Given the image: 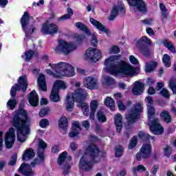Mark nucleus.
<instances>
[{
  "instance_id": "10",
  "label": "nucleus",
  "mask_w": 176,
  "mask_h": 176,
  "mask_svg": "<svg viewBox=\"0 0 176 176\" xmlns=\"http://www.w3.org/2000/svg\"><path fill=\"white\" fill-rule=\"evenodd\" d=\"M152 155V145L150 143L143 144L140 152L136 153L138 162H141V159H149Z\"/></svg>"
},
{
  "instance_id": "32",
  "label": "nucleus",
  "mask_w": 176,
  "mask_h": 176,
  "mask_svg": "<svg viewBox=\"0 0 176 176\" xmlns=\"http://www.w3.org/2000/svg\"><path fill=\"white\" fill-rule=\"evenodd\" d=\"M34 56H38V52H34L32 50H29L25 52V55H22V58H25V61H31Z\"/></svg>"
},
{
  "instance_id": "18",
  "label": "nucleus",
  "mask_w": 176,
  "mask_h": 176,
  "mask_svg": "<svg viewBox=\"0 0 176 176\" xmlns=\"http://www.w3.org/2000/svg\"><path fill=\"white\" fill-rule=\"evenodd\" d=\"M83 85L85 87L89 89V90H96V89H98V80L94 77L87 76L84 78Z\"/></svg>"
},
{
  "instance_id": "11",
  "label": "nucleus",
  "mask_w": 176,
  "mask_h": 176,
  "mask_svg": "<svg viewBox=\"0 0 176 176\" xmlns=\"http://www.w3.org/2000/svg\"><path fill=\"white\" fill-rule=\"evenodd\" d=\"M31 20V16H30V13L28 12H25L21 18V28L25 35H28V34H34L35 32V27H33L32 30H28V25H30V21Z\"/></svg>"
},
{
  "instance_id": "37",
  "label": "nucleus",
  "mask_w": 176,
  "mask_h": 176,
  "mask_svg": "<svg viewBox=\"0 0 176 176\" xmlns=\"http://www.w3.org/2000/svg\"><path fill=\"white\" fill-rule=\"evenodd\" d=\"M120 57H122L120 54L110 56L109 58L104 60V65L108 67L109 65V63L118 61V60H120Z\"/></svg>"
},
{
  "instance_id": "44",
  "label": "nucleus",
  "mask_w": 176,
  "mask_h": 176,
  "mask_svg": "<svg viewBox=\"0 0 176 176\" xmlns=\"http://www.w3.org/2000/svg\"><path fill=\"white\" fill-rule=\"evenodd\" d=\"M17 105V100L16 99H10L7 102V107L10 108L11 111H13Z\"/></svg>"
},
{
  "instance_id": "51",
  "label": "nucleus",
  "mask_w": 176,
  "mask_h": 176,
  "mask_svg": "<svg viewBox=\"0 0 176 176\" xmlns=\"http://www.w3.org/2000/svg\"><path fill=\"white\" fill-rule=\"evenodd\" d=\"M169 87L172 90L173 94H176V82L173 79L170 80Z\"/></svg>"
},
{
  "instance_id": "47",
  "label": "nucleus",
  "mask_w": 176,
  "mask_h": 176,
  "mask_svg": "<svg viewBox=\"0 0 176 176\" xmlns=\"http://www.w3.org/2000/svg\"><path fill=\"white\" fill-rule=\"evenodd\" d=\"M104 84L107 86H112V85H115V80L113 78L107 76L104 78Z\"/></svg>"
},
{
  "instance_id": "23",
  "label": "nucleus",
  "mask_w": 176,
  "mask_h": 176,
  "mask_svg": "<svg viewBox=\"0 0 176 176\" xmlns=\"http://www.w3.org/2000/svg\"><path fill=\"white\" fill-rule=\"evenodd\" d=\"M114 124L116 126V131L119 134L122 133L123 129V117L120 114H116L114 117Z\"/></svg>"
},
{
  "instance_id": "64",
  "label": "nucleus",
  "mask_w": 176,
  "mask_h": 176,
  "mask_svg": "<svg viewBox=\"0 0 176 176\" xmlns=\"http://www.w3.org/2000/svg\"><path fill=\"white\" fill-rule=\"evenodd\" d=\"M82 127H85L86 130H89L90 129V122L89 120H84L82 121Z\"/></svg>"
},
{
  "instance_id": "43",
  "label": "nucleus",
  "mask_w": 176,
  "mask_h": 176,
  "mask_svg": "<svg viewBox=\"0 0 176 176\" xmlns=\"http://www.w3.org/2000/svg\"><path fill=\"white\" fill-rule=\"evenodd\" d=\"M124 152V149L123 148V147L122 146L119 145L115 149L116 157H122V156H123Z\"/></svg>"
},
{
  "instance_id": "45",
  "label": "nucleus",
  "mask_w": 176,
  "mask_h": 176,
  "mask_svg": "<svg viewBox=\"0 0 176 176\" xmlns=\"http://www.w3.org/2000/svg\"><path fill=\"white\" fill-rule=\"evenodd\" d=\"M160 8L162 11V16L164 17V19H167L168 17V15L167 14V8H166V6H164V3L160 4Z\"/></svg>"
},
{
  "instance_id": "39",
  "label": "nucleus",
  "mask_w": 176,
  "mask_h": 176,
  "mask_svg": "<svg viewBox=\"0 0 176 176\" xmlns=\"http://www.w3.org/2000/svg\"><path fill=\"white\" fill-rule=\"evenodd\" d=\"M162 63L165 65V67H166V68H170V67H171V60L168 54H164L162 57Z\"/></svg>"
},
{
  "instance_id": "41",
  "label": "nucleus",
  "mask_w": 176,
  "mask_h": 176,
  "mask_svg": "<svg viewBox=\"0 0 176 176\" xmlns=\"http://www.w3.org/2000/svg\"><path fill=\"white\" fill-rule=\"evenodd\" d=\"M132 171L135 175H137V173H145V171H146V168L144 166V165L140 164L135 167H133Z\"/></svg>"
},
{
  "instance_id": "35",
  "label": "nucleus",
  "mask_w": 176,
  "mask_h": 176,
  "mask_svg": "<svg viewBox=\"0 0 176 176\" xmlns=\"http://www.w3.org/2000/svg\"><path fill=\"white\" fill-rule=\"evenodd\" d=\"M58 126L62 130H67V127H68V119L67 117H62L60 118Z\"/></svg>"
},
{
  "instance_id": "5",
  "label": "nucleus",
  "mask_w": 176,
  "mask_h": 176,
  "mask_svg": "<svg viewBox=\"0 0 176 176\" xmlns=\"http://www.w3.org/2000/svg\"><path fill=\"white\" fill-rule=\"evenodd\" d=\"M107 71L111 75H125L126 76H131L135 74V69L131 65L127 64L124 60H121L118 63V65L115 63L110 62L109 65L107 66Z\"/></svg>"
},
{
  "instance_id": "7",
  "label": "nucleus",
  "mask_w": 176,
  "mask_h": 176,
  "mask_svg": "<svg viewBox=\"0 0 176 176\" xmlns=\"http://www.w3.org/2000/svg\"><path fill=\"white\" fill-rule=\"evenodd\" d=\"M144 112V107L141 103H136L133 106V109L130 111V113L126 116L128 123H135L140 120L141 114Z\"/></svg>"
},
{
  "instance_id": "61",
  "label": "nucleus",
  "mask_w": 176,
  "mask_h": 176,
  "mask_svg": "<svg viewBox=\"0 0 176 176\" xmlns=\"http://www.w3.org/2000/svg\"><path fill=\"white\" fill-rule=\"evenodd\" d=\"M118 105L120 111H124L126 109V105H124L123 101L119 100L118 102Z\"/></svg>"
},
{
  "instance_id": "21",
  "label": "nucleus",
  "mask_w": 176,
  "mask_h": 176,
  "mask_svg": "<svg viewBox=\"0 0 176 176\" xmlns=\"http://www.w3.org/2000/svg\"><path fill=\"white\" fill-rule=\"evenodd\" d=\"M28 101L31 107H36L39 104V97L36 94V91L33 90L29 94Z\"/></svg>"
},
{
  "instance_id": "63",
  "label": "nucleus",
  "mask_w": 176,
  "mask_h": 176,
  "mask_svg": "<svg viewBox=\"0 0 176 176\" xmlns=\"http://www.w3.org/2000/svg\"><path fill=\"white\" fill-rule=\"evenodd\" d=\"M145 100L147 102L146 107H148V105H153V99L152 98V96H147Z\"/></svg>"
},
{
  "instance_id": "29",
  "label": "nucleus",
  "mask_w": 176,
  "mask_h": 176,
  "mask_svg": "<svg viewBox=\"0 0 176 176\" xmlns=\"http://www.w3.org/2000/svg\"><path fill=\"white\" fill-rule=\"evenodd\" d=\"M147 113L148 122H151V120H153V119L155 118V115H156V109L153 105L147 106Z\"/></svg>"
},
{
  "instance_id": "48",
  "label": "nucleus",
  "mask_w": 176,
  "mask_h": 176,
  "mask_svg": "<svg viewBox=\"0 0 176 176\" xmlns=\"http://www.w3.org/2000/svg\"><path fill=\"white\" fill-rule=\"evenodd\" d=\"M164 152L166 157H170V156H171V154L173 153V148L167 145L166 148H164Z\"/></svg>"
},
{
  "instance_id": "34",
  "label": "nucleus",
  "mask_w": 176,
  "mask_h": 176,
  "mask_svg": "<svg viewBox=\"0 0 176 176\" xmlns=\"http://www.w3.org/2000/svg\"><path fill=\"white\" fill-rule=\"evenodd\" d=\"M104 105L108 107L111 111L115 110V100L112 99L111 97H107L104 100Z\"/></svg>"
},
{
  "instance_id": "28",
  "label": "nucleus",
  "mask_w": 176,
  "mask_h": 176,
  "mask_svg": "<svg viewBox=\"0 0 176 176\" xmlns=\"http://www.w3.org/2000/svg\"><path fill=\"white\" fill-rule=\"evenodd\" d=\"M160 116L161 119L165 122V123H171V120H173L171 115L167 110H163L160 113Z\"/></svg>"
},
{
  "instance_id": "46",
  "label": "nucleus",
  "mask_w": 176,
  "mask_h": 176,
  "mask_svg": "<svg viewBox=\"0 0 176 176\" xmlns=\"http://www.w3.org/2000/svg\"><path fill=\"white\" fill-rule=\"evenodd\" d=\"M49 112H50V108L44 107L41 109V111L38 113V116H40V118H45V116H46V115H47Z\"/></svg>"
},
{
  "instance_id": "1",
  "label": "nucleus",
  "mask_w": 176,
  "mask_h": 176,
  "mask_svg": "<svg viewBox=\"0 0 176 176\" xmlns=\"http://www.w3.org/2000/svg\"><path fill=\"white\" fill-rule=\"evenodd\" d=\"M12 126L16 131V137L19 142H24L25 137L31 131V118L24 109H19L12 118Z\"/></svg>"
},
{
  "instance_id": "12",
  "label": "nucleus",
  "mask_w": 176,
  "mask_h": 176,
  "mask_svg": "<svg viewBox=\"0 0 176 176\" xmlns=\"http://www.w3.org/2000/svg\"><path fill=\"white\" fill-rule=\"evenodd\" d=\"M102 57L101 51L98 49L90 47L85 52V59L91 63H97Z\"/></svg>"
},
{
  "instance_id": "62",
  "label": "nucleus",
  "mask_w": 176,
  "mask_h": 176,
  "mask_svg": "<svg viewBox=\"0 0 176 176\" xmlns=\"http://www.w3.org/2000/svg\"><path fill=\"white\" fill-rule=\"evenodd\" d=\"M147 93L149 96H153V94H156V89L153 87H149Z\"/></svg>"
},
{
  "instance_id": "3",
  "label": "nucleus",
  "mask_w": 176,
  "mask_h": 176,
  "mask_svg": "<svg viewBox=\"0 0 176 176\" xmlns=\"http://www.w3.org/2000/svg\"><path fill=\"white\" fill-rule=\"evenodd\" d=\"M87 97V92L82 88L78 89L75 91L74 94L71 96L67 95L66 100V108L69 112H71L74 109L75 101L78 104V108H80L83 112L85 116H89L90 115V109L89 104L84 102L85 100Z\"/></svg>"
},
{
  "instance_id": "15",
  "label": "nucleus",
  "mask_w": 176,
  "mask_h": 176,
  "mask_svg": "<svg viewBox=\"0 0 176 176\" xmlns=\"http://www.w3.org/2000/svg\"><path fill=\"white\" fill-rule=\"evenodd\" d=\"M16 141V131L14 128L11 127L9 131L6 133L4 138V142L6 144V148L7 149H12L14 142Z\"/></svg>"
},
{
  "instance_id": "58",
  "label": "nucleus",
  "mask_w": 176,
  "mask_h": 176,
  "mask_svg": "<svg viewBox=\"0 0 176 176\" xmlns=\"http://www.w3.org/2000/svg\"><path fill=\"white\" fill-rule=\"evenodd\" d=\"M129 60L131 64H133L134 65H138L140 64V62H138V59L134 57V56L131 55L129 56Z\"/></svg>"
},
{
  "instance_id": "25",
  "label": "nucleus",
  "mask_w": 176,
  "mask_h": 176,
  "mask_svg": "<svg viewBox=\"0 0 176 176\" xmlns=\"http://www.w3.org/2000/svg\"><path fill=\"white\" fill-rule=\"evenodd\" d=\"M34 157H35V152H34V149L29 148L23 153L22 155V160L23 162H27L28 160H32Z\"/></svg>"
},
{
  "instance_id": "26",
  "label": "nucleus",
  "mask_w": 176,
  "mask_h": 176,
  "mask_svg": "<svg viewBox=\"0 0 176 176\" xmlns=\"http://www.w3.org/2000/svg\"><path fill=\"white\" fill-rule=\"evenodd\" d=\"M38 85L42 91H47V85H46V77L41 74L38 78Z\"/></svg>"
},
{
  "instance_id": "40",
  "label": "nucleus",
  "mask_w": 176,
  "mask_h": 176,
  "mask_svg": "<svg viewBox=\"0 0 176 176\" xmlns=\"http://www.w3.org/2000/svg\"><path fill=\"white\" fill-rule=\"evenodd\" d=\"M67 156H68V153L67 151H63L59 155L58 157V164L59 166H63V164L65 162V159H67Z\"/></svg>"
},
{
  "instance_id": "33",
  "label": "nucleus",
  "mask_w": 176,
  "mask_h": 176,
  "mask_svg": "<svg viewBox=\"0 0 176 176\" xmlns=\"http://www.w3.org/2000/svg\"><path fill=\"white\" fill-rule=\"evenodd\" d=\"M67 14L62 15L60 17L58 18V21H65V20H69L72 16H74V12L72 11V8H67Z\"/></svg>"
},
{
  "instance_id": "4",
  "label": "nucleus",
  "mask_w": 176,
  "mask_h": 176,
  "mask_svg": "<svg viewBox=\"0 0 176 176\" xmlns=\"http://www.w3.org/2000/svg\"><path fill=\"white\" fill-rule=\"evenodd\" d=\"M49 65L54 72L49 69H46V72L48 75H53L54 78L60 79L63 76L71 78L75 75V67L67 63H50Z\"/></svg>"
},
{
  "instance_id": "9",
  "label": "nucleus",
  "mask_w": 176,
  "mask_h": 176,
  "mask_svg": "<svg viewBox=\"0 0 176 176\" xmlns=\"http://www.w3.org/2000/svg\"><path fill=\"white\" fill-rule=\"evenodd\" d=\"M78 46L74 44V43L67 42L65 40H60L58 45L55 48L57 53H63L65 56H68L69 53L76 50Z\"/></svg>"
},
{
  "instance_id": "24",
  "label": "nucleus",
  "mask_w": 176,
  "mask_h": 176,
  "mask_svg": "<svg viewBox=\"0 0 176 176\" xmlns=\"http://www.w3.org/2000/svg\"><path fill=\"white\" fill-rule=\"evenodd\" d=\"M98 100H92L90 102V114L89 118L91 120H94L96 118V112L97 111V109L98 108Z\"/></svg>"
},
{
  "instance_id": "27",
  "label": "nucleus",
  "mask_w": 176,
  "mask_h": 176,
  "mask_svg": "<svg viewBox=\"0 0 176 176\" xmlns=\"http://www.w3.org/2000/svg\"><path fill=\"white\" fill-rule=\"evenodd\" d=\"M52 89L57 91H60V90H65V89H67V84L61 80H56L53 85Z\"/></svg>"
},
{
  "instance_id": "8",
  "label": "nucleus",
  "mask_w": 176,
  "mask_h": 176,
  "mask_svg": "<svg viewBox=\"0 0 176 176\" xmlns=\"http://www.w3.org/2000/svg\"><path fill=\"white\" fill-rule=\"evenodd\" d=\"M28 88V81L27 80V76H21L18 79V83H16L14 86H12L10 89V96L13 98L16 97L17 91L22 90L23 93L27 91Z\"/></svg>"
},
{
  "instance_id": "30",
  "label": "nucleus",
  "mask_w": 176,
  "mask_h": 176,
  "mask_svg": "<svg viewBox=\"0 0 176 176\" xmlns=\"http://www.w3.org/2000/svg\"><path fill=\"white\" fill-rule=\"evenodd\" d=\"M50 99L53 102H58V101L61 100L60 98V91H56V89H53L52 88L50 96Z\"/></svg>"
},
{
  "instance_id": "36",
  "label": "nucleus",
  "mask_w": 176,
  "mask_h": 176,
  "mask_svg": "<svg viewBox=\"0 0 176 176\" xmlns=\"http://www.w3.org/2000/svg\"><path fill=\"white\" fill-rule=\"evenodd\" d=\"M138 144V138L137 136H133L129 141V144L128 145V148L130 150L134 149L137 144Z\"/></svg>"
},
{
  "instance_id": "53",
  "label": "nucleus",
  "mask_w": 176,
  "mask_h": 176,
  "mask_svg": "<svg viewBox=\"0 0 176 176\" xmlns=\"http://www.w3.org/2000/svg\"><path fill=\"white\" fill-rule=\"evenodd\" d=\"M156 68V64L147 63L146 65V72H152L155 71Z\"/></svg>"
},
{
  "instance_id": "55",
  "label": "nucleus",
  "mask_w": 176,
  "mask_h": 176,
  "mask_svg": "<svg viewBox=\"0 0 176 176\" xmlns=\"http://www.w3.org/2000/svg\"><path fill=\"white\" fill-rule=\"evenodd\" d=\"M160 94L162 96V97H165V98H170V92L166 88H163L160 91Z\"/></svg>"
},
{
  "instance_id": "6",
  "label": "nucleus",
  "mask_w": 176,
  "mask_h": 176,
  "mask_svg": "<svg viewBox=\"0 0 176 176\" xmlns=\"http://www.w3.org/2000/svg\"><path fill=\"white\" fill-rule=\"evenodd\" d=\"M152 41L146 36H142L136 43V47L144 57H150Z\"/></svg>"
},
{
  "instance_id": "54",
  "label": "nucleus",
  "mask_w": 176,
  "mask_h": 176,
  "mask_svg": "<svg viewBox=\"0 0 176 176\" xmlns=\"http://www.w3.org/2000/svg\"><path fill=\"white\" fill-rule=\"evenodd\" d=\"M79 135V131L78 129H72V131L69 133V137L70 138H75Z\"/></svg>"
},
{
  "instance_id": "20",
  "label": "nucleus",
  "mask_w": 176,
  "mask_h": 176,
  "mask_svg": "<svg viewBox=\"0 0 176 176\" xmlns=\"http://www.w3.org/2000/svg\"><path fill=\"white\" fill-rule=\"evenodd\" d=\"M19 171L25 176H35V172L32 170L31 165L22 163L19 168Z\"/></svg>"
},
{
  "instance_id": "16",
  "label": "nucleus",
  "mask_w": 176,
  "mask_h": 176,
  "mask_svg": "<svg viewBox=\"0 0 176 176\" xmlns=\"http://www.w3.org/2000/svg\"><path fill=\"white\" fill-rule=\"evenodd\" d=\"M119 12L122 14V17H124V16H126V8H124V6H113L108 17V20L109 21H113V20H115L116 17L119 16Z\"/></svg>"
},
{
  "instance_id": "31",
  "label": "nucleus",
  "mask_w": 176,
  "mask_h": 176,
  "mask_svg": "<svg viewBox=\"0 0 176 176\" xmlns=\"http://www.w3.org/2000/svg\"><path fill=\"white\" fill-rule=\"evenodd\" d=\"M76 27L80 31H82V32H85V34H87L88 36L91 35V32L90 30H89V28H87V26H86V25H85L83 23H76Z\"/></svg>"
},
{
  "instance_id": "22",
  "label": "nucleus",
  "mask_w": 176,
  "mask_h": 176,
  "mask_svg": "<svg viewBox=\"0 0 176 176\" xmlns=\"http://www.w3.org/2000/svg\"><path fill=\"white\" fill-rule=\"evenodd\" d=\"M89 21L92 25L94 27H96L97 30L98 31H101L102 32H104V34H109V29L104 27L102 23H101L100 21L94 19V18H90Z\"/></svg>"
},
{
  "instance_id": "49",
  "label": "nucleus",
  "mask_w": 176,
  "mask_h": 176,
  "mask_svg": "<svg viewBox=\"0 0 176 176\" xmlns=\"http://www.w3.org/2000/svg\"><path fill=\"white\" fill-rule=\"evenodd\" d=\"M17 162V153H14L12 154V155L11 156L10 160L8 162L9 166H15L16 163Z\"/></svg>"
},
{
  "instance_id": "59",
  "label": "nucleus",
  "mask_w": 176,
  "mask_h": 176,
  "mask_svg": "<svg viewBox=\"0 0 176 176\" xmlns=\"http://www.w3.org/2000/svg\"><path fill=\"white\" fill-rule=\"evenodd\" d=\"M157 171H159V165L154 164L153 167L151 168L150 172L152 175H156Z\"/></svg>"
},
{
  "instance_id": "38",
  "label": "nucleus",
  "mask_w": 176,
  "mask_h": 176,
  "mask_svg": "<svg viewBox=\"0 0 176 176\" xmlns=\"http://www.w3.org/2000/svg\"><path fill=\"white\" fill-rule=\"evenodd\" d=\"M138 137L142 141H144V142H146V141H149L151 138H152V136L149 135L148 133H145L143 131H139L138 133Z\"/></svg>"
},
{
  "instance_id": "42",
  "label": "nucleus",
  "mask_w": 176,
  "mask_h": 176,
  "mask_svg": "<svg viewBox=\"0 0 176 176\" xmlns=\"http://www.w3.org/2000/svg\"><path fill=\"white\" fill-rule=\"evenodd\" d=\"M96 116L99 122H102V123H105V122H107V116H105V114H104L102 111L98 110Z\"/></svg>"
},
{
  "instance_id": "56",
  "label": "nucleus",
  "mask_w": 176,
  "mask_h": 176,
  "mask_svg": "<svg viewBox=\"0 0 176 176\" xmlns=\"http://www.w3.org/2000/svg\"><path fill=\"white\" fill-rule=\"evenodd\" d=\"M40 127L45 129V127L49 126V120L47 119H42L39 122Z\"/></svg>"
},
{
  "instance_id": "50",
  "label": "nucleus",
  "mask_w": 176,
  "mask_h": 176,
  "mask_svg": "<svg viewBox=\"0 0 176 176\" xmlns=\"http://www.w3.org/2000/svg\"><path fill=\"white\" fill-rule=\"evenodd\" d=\"M98 45V39H97V36L95 34H92L91 39V46L94 47H97Z\"/></svg>"
},
{
  "instance_id": "57",
  "label": "nucleus",
  "mask_w": 176,
  "mask_h": 176,
  "mask_svg": "<svg viewBox=\"0 0 176 176\" xmlns=\"http://www.w3.org/2000/svg\"><path fill=\"white\" fill-rule=\"evenodd\" d=\"M72 129H75V130H78V131H82V127H80V124L79 121H75L72 124Z\"/></svg>"
},
{
  "instance_id": "17",
  "label": "nucleus",
  "mask_w": 176,
  "mask_h": 176,
  "mask_svg": "<svg viewBox=\"0 0 176 176\" xmlns=\"http://www.w3.org/2000/svg\"><path fill=\"white\" fill-rule=\"evenodd\" d=\"M129 6H134L137 8L139 12L141 13H146L148 10L146 8V5L143 0H127Z\"/></svg>"
},
{
  "instance_id": "13",
  "label": "nucleus",
  "mask_w": 176,
  "mask_h": 176,
  "mask_svg": "<svg viewBox=\"0 0 176 176\" xmlns=\"http://www.w3.org/2000/svg\"><path fill=\"white\" fill-rule=\"evenodd\" d=\"M150 131L155 135H162L164 133V128L159 122V118H153V120L148 121Z\"/></svg>"
},
{
  "instance_id": "14",
  "label": "nucleus",
  "mask_w": 176,
  "mask_h": 176,
  "mask_svg": "<svg viewBox=\"0 0 176 176\" xmlns=\"http://www.w3.org/2000/svg\"><path fill=\"white\" fill-rule=\"evenodd\" d=\"M41 32L43 35H56L58 32V26L54 23L45 22L43 23Z\"/></svg>"
},
{
  "instance_id": "19",
  "label": "nucleus",
  "mask_w": 176,
  "mask_h": 176,
  "mask_svg": "<svg viewBox=\"0 0 176 176\" xmlns=\"http://www.w3.org/2000/svg\"><path fill=\"white\" fill-rule=\"evenodd\" d=\"M145 91V84L140 81H135L132 88V94L133 96H141Z\"/></svg>"
},
{
  "instance_id": "52",
  "label": "nucleus",
  "mask_w": 176,
  "mask_h": 176,
  "mask_svg": "<svg viewBox=\"0 0 176 176\" xmlns=\"http://www.w3.org/2000/svg\"><path fill=\"white\" fill-rule=\"evenodd\" d=\"M109 53L110 54H118L120 53V48L118 45H114L110 49Z\"/></svg>"
},
{
  "instance_id": "2",
  "label": "nucleus",
  "mask_w": 176,
  "mask_h": 176,
  "mask_svg": "<svg viewBox=\"0 0 176 176\" xmlns=\"http://www.w3.org/2000/svg\"><path fill=\"white\" fill-rule=\"evenodd\" d=\"M100 148L96 144L92 143L86 148V151L82 154L80 159L78 167L80 170L89 173L93 170L94 163H97V157L100 156Z\"/></svg>"
},
{
  "instance_id": "60",
  "label": "nucleus",
  "mask_w": 176,
  "mask_h": 176,
  "mask_svg": "<svg viewBox=\"0 0 176 176\" xmlns=\"http://www.w3.org/2000/svg\"><path fill=\"white\" fill-rule=\"evenodd\" d=\"M38 147L41 149H46V148H47V144H46L45 141L40 140L38 142Z\"/></svg>"
}]
</instances>
